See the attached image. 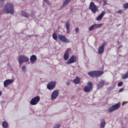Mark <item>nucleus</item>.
I'll use <instances>...</instances> for the list:
<instances>
[{
  "instance_id": "f257e3e1",
  "label": "nucleus",
  "mask_w": 128,
  "mask_h": 128,
  "mask_svg": "<svg viewBox=\"0 0 128 128\" xmlns=\"http://www.w3.org/2000/svg\"><path fill=\"white\" fill-rule=\"evenodd\" d=\"M3 10L5 14H14V4L10 2H7L3 9Z\"/></svg>"
},
{
  "instance_id": "f03ea898",
  "label": "nucleus",
  "mask_w": 128,
  "mask_h": 128,
  "mask_svg": "<svg viewBox=\"0 0 128 128\" xmlns=\"http://www.w3.org/2000/svg\"><path fill=\"white\" fill-rule=\"evenodd\" d=\"M104 72L101 70L90 71L88 73V74L91 78H100V76H102Z\"/></svg>"
},
{
  "instance_id": "7ed1b4c3",
  "label": "nucleus",
  "mask_w": 128,
  "mask_h": 128,
  "mask_svg": "<svg viewBox=\"0 0 128 128\" xmlns=\"http://www.w3.org/2000/svg\"><path fill=\"white\" fill-rule=\"evenodd\" d=\"M18 60L19 64H22L23 62H28L30 60L25 55L19 56Z\"/></svg>"
},
{
  "instance_id": "20e7f679",
  "label": "nucleus",
  "mask_w": 128,
  "mask_h": 128,
  "mask_svg": "<svg viewBox=\"0 0 128 128\" xmlns=\"http://www.w3.org/2000/svg\"><path fill=\"white\" fill-rule=\"evenodd\" d=\"M122 103L120 102H118L114 105H113L109 108L108 110V112H114V110H118L120 108V105Z\"/></svg>"
},
{
  "instance_id": "39448f33",
  "label": "nucleus",
  "mask_w": 128,
  "mask_h": 128,
  "mask_svg": "<svg viewBox=\"0 0 128 128\" xmlns=\"http://www.w3.org/2000/svg\"><path fill=\"white\" fill-rule=\"evenodd\" d=\"M92 82H88L87 83V86L84 88V90L85 92H90V90H92Z\"/></svg>"
},
{
  "instance_id": "423d86ee",
  "label": "nucleus",
  "mask_w": 128,
  "mask_h": 128,
  "mask_svg": "<svg viewBox=\"0 0 128 128\" xmlns=\"http://www.w3.org/2000/svg\"><path fill=\"white\" fill-rule=\"evenodd\" d=\"M40 100V97L39 96H36L31 100L30 104L32 106H36L38 104Z\"/></svg>"
},
{
  "instance_id": "0eeeda50",
  "label": "nucleus",
  "mask_w": 128,
  "mask_h": 128,
  "mask_svg": "<svg viewBox=\"0 0 128 128\" xmlns=\"http://www.w3.org/2000/svg\"><path fill=\"white\" fill-rule=\"evenodd\" d=\"M89 8L90 10L92 12H93V14H96V12H98V6L94 4V2H90Z\"/></svg>"
},
{
  "instance_id": "6e6552de",
  "label": "nucleus",
  "mask_w": 128,
  "mask_h": 128,
  "mask_svg": "<svg viewBox=\"0 0 128 128\" xmlns=\"http://www.w3.org/2000/svg\"><path fill=\"white\" fill-rule=\"evenodd\" d=\"M102 26V24H94L92 25L90 28H88V30L90 32H92V30H98V28H100Z\"/></svg>"
},
{
  "instance_id": "1a4fd4ad",
  "label": "nucleus",
  "mask_w": 128,
  "mask_h": 128,
  "mask_svg": "<svg viewBox=\"0 0 128 128\" xmlns=\"http://www.w3.org/2000/svg\"><path fill=\"white\" fill-rule=\"evenodd\" d=\"M56 82L55 81H51L48 83L47 85V88L52 90H54V88H56Z\"/></svg>"
},
{
  "instance_id": "9d476101",
  "label": "nucleus",
  "mask_w": 128,
  "mask_h": 128,
  "mask_svg": "<svg viewBox=\"0 0 128 128\" xmlns=\"http://www.w3.org/2000/svg\"><path fill=\"white\" fill-rule=\"evenodd\" d=\"M58 38L60 40L63 42H70V40L66 37V36L59 34H58Z\"/></svg>"
},
{
  "instance_id": "9b49d317",
  "label": "nucleus",
  "mask_w": 128,
  "mask_h": 128,
  "mask_svg": "<svg viewBox=\"0 0 128 128\" xmlns=\"http://www.w3.org/2000/svg\"><path fill=\"white\" fill-rule=\"evenodd\" d=\"M76 62V56H72L66 62V64H74Z\"/></svg>"
},
{
  "instance_id": "f8f14e48",
  "label": "nucleus",
  "mask_w": 128,
  "mask_h": 128,
  "mask_svg": "<svg viewBox=\"0 0 128 128\" xmlns=\"http://www.w3.org/2000/svg\"><path fill=\"white\" fill-rule=\"evenodd\" d=\"M60 94V92H58V90H54L51 96V100H54L58 95Z\"/></svg>"
},
{
  "instance_id": "ddd939ff",
  "label": "nucleus",
  "mask_w": 128,
  "mask_h": 128,
  "mask_svg": "<svg viewBox=\"0 0 128 128\" xmlns=\"http://www.w3.org/2000/svg\"><path fill=\"white\" fill-rule=\"evenodd\" d=\"M72 50L70 48H68L67 50H66L64 55V59L65 60H68L70 58V52Z\"/></svg>"
},
{
  "instance_id": "4468645a",
  "label": "nucleus",
  "mask_w": 128,
  "mask_h": 128,
  "mask_svg": "<svg viewBox=\"0 0 128 128\" xmlns=\"http://www.w3.org/2000/svg\"><path fill=\"white\" fill-rule=\"evenodd\" d=\"M14 82V80H10V79H8L6 80L4 82V88H8L10 84H12Z\"/></svg>"
},
{
  "instance_id": "2eb2a0df",
  "label": "nucleus",
  "mask_w": 128,
  "mask_h": 128,
  "mask_svg": "<svg viewBox=\"0 0 128 128\" xmlns=\"http://www.w3.org/2000/svg\"><path fill=\"white\" fill-rule=\"evenodd\" d=\"M38 60V58H36V55H32L30 57V62L32 64H36V62Z\"/></svg>"
},
{
  "instance_id": "dca6fc26",
  "label": "nucleus",
  "mask_w": 128,
  "mask_h": 128,
  "mask_svg": "<svg viewBox=\"0 0 128 128\" xmlns=\"http://www.w3.org/2000/svg\"><path fill=\"white\" fill-rule=\"evenodd\" d=\"M104 46H106V44H102L101 46H100L98 48V54H103L104 52Z\"/></svg>"
},
{
  "instance_id": "f3484780",
  "label": "nucleus",
  "mask_w": 128,
  "mask_h": 128,
  "mask_svg": "<svg viewBox=\"0 0 128 128\" xmlns=\"http://www.w3.org/2000/svg\"><path fill=\"white\" fill-rule=\"evenodd\" d=\"M104 14H106V12L102 11V13L96 18V20H98V21L102 20Z\"/></svg>"
},
{
  "instance_id": "a211bd4d",
  "label": "nucleus",
  "mask_w": 128,
  "mask_h": 128,
  "mask_svg": "<svg viewBox=\"0 0 128 128\" xmlns=\"http://www.w3.org/2000/svg\"><path fill=\"white\" fill-rule=\"evenodd\" d=\"M72 2V0H65V1L63 2L62 5L60 7V9L64 8V6H68V4L69 2Z\"/></svg>"
},
{
  "instance_id": "6ab92c4d",
  "label": "nucleus",
  "mask_w": 128,
  "mask_h": 128,
  "mask_svg": "<svg viewBox=\"0 0 128 128\" xmlns=\"http://www.w3.org/2000/svg\"><path fill=\"white\" fill-rule=\"evenodd\" d=\"M106 124V120H104V119H102L100 122V128H104Z\"/></svg>"
},
{
  "instance_id": "aec40b11",
  "label": "nucleus",
  "mask_w": 128,
  "mask_h": 128,
  "mask_svg": "<svg viewBox=\"0 0 128 128\" xmlns=\"http://www.w3.org/2000/svg\"><path fill=\"white\" fill-rule=\"evenodd\" d=\"M70 24L69 22H67L66 24V29L67 34H70Z\"/></svg>"
},
{
  "instance_id": "412c9836",
  "label": "nucleus",
  "mask_w": 128,
  "mask_h": 128,
  "mask_svg": "<svg viewBox=\"0 0 128 128\" xmlns=\"http://www.w3.org/2000/svg\"><path fill=\"white\" fill-rule=\"evenodd\" d=\"M21 16H24V18H28L30 15L26 11H22L21 13Z\"/></svg>"
},
{
  "instance_id": "4be33fe9",
  "label": "nucleus",
  "mask_w": 128,
  "mask_h": 128,
  "mask_svg": "<svg viewBox=\"0 0 128 128\" xmlns=\"http://www.w3.org/2000/svg\"><path fill=\"white\" fill-rule=\"evenodd\" d=\"M73 82L74 84H78L80 82V79L78 76H77L74 80Z\"/></svg>"
},
{
  "instance_id": "5701e85b",
  "label": "nucleus",
  "mask_w": 128,
  "mask_h": 128,
  "mask_svg": "<svg viewBox=\"0 0 128 128\" xmlns=\"http://www.w3.org/2000/svg\"><path fill=\"white\" fill-rule=\"evenodd\" d=\"M2 126L4 128H8V124L6 121H4L2 122Z\"/></svg>"
},
{
  "instance_id": "b1692460",
  "label": "nucleus",
  "mask_w": 128,
  "mask_h": 128,
  "mask_svg": "<svg viewBox=\"0 0 128 128\" xmlns=\"http://www.w3.org/2000/svg\"><path fill=\"white\" fill-rule=\"evenodd\" d=\"M122 78H123V80H126V78H128V71L122 74Z\"/></svg>"
},
{
  "instance_id": "393cba45",
  "label": "nucleus",
  "mask_w": 128,
  "mask_h": 128,
  "mask_svg": "<svg viewBox=\"0 0 128 128\" xmlns=\"http://www.w3.org/2000/svg\"><path fill=\"white\" fill-rule=\"evenodd\" d=\"M52 38L55 40H58V34H56V33H53V34H52Z\"/></svg>"
},
{
  "instance_id": "a878e982",
  "label": "nucleus",
  "mask_w": 128,
  "mask_h": 128,
  "mask_svg": "<svg viewBox=\"0 0 128 128\" xmlns=\"http://www.w3.org/2000/svg\"><path fill=\"white\" fill-rule=\"evenodd\" d=\"M116 13L118 14H124V11H122V10H119L116 11Z\"/></svg>"
},
{
  "instance_id": "bb28decb",
  "label": "nucleus",
  "mask_w": 128,
  "mask_h": 128,
  "mask_svg": "<svg viewBox=\"0 0 128 128\" xmlns=\"http://www.w3.org/2000/svg\"><path fill=\"white\" fill-rule=\"evenodd\" d=\"M106 83V82H104V80H102L101 81H100V82H99V84L102 86H104V84Z\"/></svg>"
},
{
  "instance_id": "cd10ccee",
  "label": "nucleus",
  "mask_w": 128,
  "mask_h": 128,
  "mask_svg": "<svg viewBox=\"0 0 128 128\" xmlns=\"http://www.w3.org/2000/svg\"><path fill=\"white\" fill-rule=\"evenodd\" d=\"M44 1L45 2H46L47 4H48V6H52V4L50 3V0H44Z\"/></svg>"
},
{
  "instance_id": "c85d7f7f",
  "label": "nucleus",
  "mask_w": 128,
  "mask_h": 128,
  "mask_svg": "<svg viewBox=\"0 0 128 128\" xmlns=\"http://www.w3.org/2000/svg\"><path fill=\"white\" fill-rule=\"evenodd\" d=\"M102 85H101L100 84H97V90H100V88H102Z\"/></svg>"
},
{
  "instance_id": "c756f323",
  "label": "nucleus",
  "mask_w": 128,
  "mask_h": 128,
  "mask_svg": "<svg viewBox=\"0 0 128 128\" xmlns=\"http://www.w3.org/2000/svg\"><path fill=\"white\" fill-rule=\"evenodd\" d=\"M124 82H120L118 84V86H123Z\"/></svg>"
},
{
  "instance_id": "7c9ffc66",
  "label": "nucleus",
  "mask_w": 128,
  "mask_h": 128,
  "mask_svg": "<svg viewBox=\"0 0 128 128\" xmlns=\"http://www.w3.org/2000/svg\"><path fill=\"white\" fill-rule=\"evenodd\" d=\"M6 2V0H0V6H2H2L4 4V2Z\"/></svg>"
},
{
  "instance_id": "2f4dec72",
  "label": "nucleus",
  "mask_w": 128,
  "mask_h": 128,
  "mask_svg": "<svg viewBox=\"0 0 128 128\" xmlns=\"http://www.w3.org/2000/svg\"><path fill=\"white\" fill-rule=\"evenodd\" d=\"M54 128H60V124H56Z\"/></svg>"
},
{
  "instance_id": "473e14b6",
  "label": "nucleus",
  "mask_w": 128,
  "mask_h": 128,
  "mask_svg": "<svg viewBox=\"0 0 128 128\" xmlns=\"http://www.w3.org/2000/svg\"><path fill=\"white\" fill-rule=\"evenodd\" d=\"M124 8H128V2L124 4Z\"/></svg>"
},
{
  "instance_id": "72a5a7b5",
  "label": "nucleus",
  "mask_w": 128,
  "mask_h": 128,
  "mask_svg": "<svg viewBox=\"0 0 128 128\" xmlns=\"http://www.w3.org/2000/svg\"><path fill=\"white\" fill-rule=\"evenodd\" d=\"M75 31H76V34H78L79 32H80V28H78L76 27V28H75Z\"/></svg>"
},
{
  "instance_id": "f704fd0d",
  "label": "nucleus",
  "mask_w": 128,
  "mask_h": 128,
  "mask_svg": "<svg viewBox=\"0 0 128 128\" xmlns=\"http://www.w3.org/2000/svg\"><path fill=\"white\" fill-rule=\"evenodd\" d=\"M26 66H24L22 67V70H23V72H26Z\"/></svg>"
},
{
  "instance_id": "c9c22d12",
  "label": "nucleus",
  "mask_w": 128,
  "mask_h": 128,
  "mask_svg": "<svg viewBox=\"0 0 128 128\" xmlns=\"http://www.w3.org/2000/svg\"><path fill=\"white\" fill-rule=\"evenodd\" d=\"M124 88H121L120 90H119V92H124Z\"/></svg>"
},
{
  "instance_id": "e433bc0d",
  "label": "nucleus",
  "mask_w": 128,
  "mask_h": 128,
  "mask_svg": "<svg viewBox=\"0 0 128 128\" xmlns=\"http://www.w3.org/2000/svg\"><path fill=\"white\" fill-rule=\"evenodd\" d=\"M104 4H106V2H108V0H104Z\"/></svg>"
},
{
  "instance_id": "4c0bfd02",
  "label": "nucleus",
  "mask_w": 128,
  "mask_h": 128,
  "mask_svg": "<svg viewBox=\"0 0 128 128\" xmlns=\"http://www.w3.org/2000/svg\"><path fill=\"white\" fill-rule=\"evenodd\" d=\"M66 85L68 86H70V82H66Z\"/></svg>"
},
{
  "instance_id": "58836bf2",
  "label": "nucleus",
  "mask_w": 128,
  "mask_h": 128,
  "mask_svg": "<svg viewBox=\"0 0 128 128\" xmlns=\"http://www.w3.org/2000/svg\"><path fill=\"white\" fill-rule=\"evenodd\" d=\"M2 92H0V96H2Z\"/></svg>"
},
{
  "instance_id": "ea45409f",
  "label": "nucleus",
  "mask_w": 128,
  "mask_h": 128,
  "mask_svg": "<svg viewBox=\"0 0 128 128\" xmlns=\"http://www.w3.org/2000/svg\"><path fill=\"white\" fill-rule=\"evenodd\" d=\"M2 13H0V16H2Z\"/></svg>"
}]
</instances>
